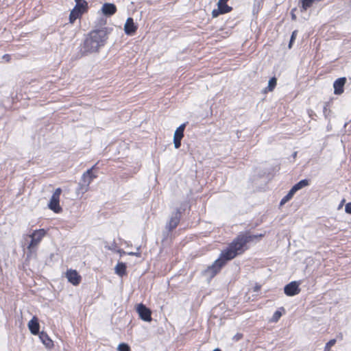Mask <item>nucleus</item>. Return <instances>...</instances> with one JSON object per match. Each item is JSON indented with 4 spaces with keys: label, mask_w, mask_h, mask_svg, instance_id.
<instances>
[{
    "label": "nucleus",
    "mask_w": 351,
    "mask_h": 351,
    "mask_svg": "<svg viewBox=\"0 0 351 351\" xmlns=\"http://www.w3.org/2000/svg\"><path fill=\"white\" fill-rule=\"evenodd\" d=\"M107 39V33L104 29H96L90 32L86 37L81 45L80 53L85 56L98 51L104 45Z\"/></svg>",
    "instance_id": "obj_1"
},
{
    "label": "nucleus",
    "mask_w": 351,
    "mask_h": 351,
    "mask_svg": "<svg viewBox=\"0 0 351 351\" xmlns=\"http://www.w3.org/2000/svg\"><path fill=\"white\" fill-rule=\"evenodd\" d=\"M251 240V236L239 235L226 250L221 252L222 257H225V260H232L245 251V244Z\"/></svg>",
    "instance_id": "obj_2"
},
{
    "label": "nucleus",
    "mask_w": 351,
    "mask_h": 351,
    "mask_svg": "<svg viewBox=\"0 0 351 351\" xmlns=\"http://www.w3.org/2000/svg\"><path fill=\"white\" fill-rule=\"evenodd\" d=\"M45 234L46 230L45 229H38L34 230L32 234L26 235V237L31 239L30 242L27 246V248L30 253L36 250L38 245Z\"/></svg>",
    "instance_id": "obj_3"
},
{
    "label": "nucleus",
    "mask_w": 351,
    "mask_h": 351,
    "mask_svg": "<svg viewBox=\"0 0 351 351\" xmlns=\"http://www.w3.org/2000/svg\"><path fill=\"white\" fill-rule=\"evenodd\" d=\"M227 261H228L225 260V257H222V254H220L219 257L213 263V265L208 267V268L204 271V276L209 279L213 278L221 270V267L225 265Z\"/></svg>",
    "instance_id": "obj_4"
},
{
    "label": "nucleus",
    "mask_w": 351,
    "mask_h": 351,
    "mask_svg": "<svg viewBox=\"0 0 351 351\" xmlns=\"http://www.w3.org/2000/svg\"><path fill=\"white\" fill-rule=\"evenodd\" d=\"M76 5L71 10L69 15V21L71 23H73L75 21L80 18L81 15L85 12L87 3L85 1L75 0Z\"/></svg>",
    "instance_id": "obj_5"
},
{
    "label": "nucleus",
    "mask_w": 351,
    "mask_h": 351,
    "mask_svg": "<svg viewBox=\"0 0 351 351\" xmlns=\"http://www.w3.org/2000/svg\"><path fill=\"white\" fill-rule=\"evenodd\" d=\"M93 169V167L88 169L82 175V180L80 183V190H82L83 193H85L88 190L90 184L92 182L93 179L97 177L96 175L93 173V172H92Z\"/></svg>",
    "instance_id": "obj_6"
},
{
    "label": "nucleus",
    "mask_w": 351,
    "mask_h": 351,
    "mask_svg": "<svg viewBox=\"0 0 351 351\" xmlns=\"http://www.w3.org/2000/svg\"><path fill=\"white\" fill-rule=\"evenodd\" d=\"M61 192L60 188L56 189L48 204V207L56 213H59L62 210L59 204Z\"/></svg>",
    "instance_id": "obj_7"
},
{
    "label": "nucleus",
    "mask_w": 351,
    "mask_h": 351,
    "mask_svg": "<svg viewBox=\"0 0 351 351\" xmlns=\"http://www.w3.org/2000/svg\"><path fill=\"white\" fill-rule=\"evenodd\" d=\"M300 282L292 281L287 285L284 288L285 293L287 296H294L300 293Z\"/></svg>",
    "instance_id": "obj_8"
},
{
    "label": "nucleus",
    "mask_w": 351,
    "mask_h": 351,
    "mask_svg": "<svg viewBox=\"0 0 351 351\" xmlns=\"http://www.w3.org/2000/svg\"><path fill=\"white\" fill-rule=\"evenodd\" d=\"M136 311L139 317L143 321L150 322L152 320V312L149 308H147L144 304H139L137 305Z\"/></svg>",
    "instance_id": "obj_9"
},
{
    "label": "nucleus",
    "mask_w": 351,
    "mask_h": 351,
    "mask_svg": "<svg viewBox=\"0 0 351 351\" xmlns=\"http://www.w3.org/2000/svg\"><path fill=\"white\" fill-rule=\"evenodd\" d=\"M66 276L68 281L73 285H77L80 282L81 277L75 270H68L66 271Z\"/></svg>",
    "instance_id": "obj_10"
},
{
    "label": "nucleus",
    "mask_w": 351,
    "mask_h": 351,
    "mask_svg": "<svg viewBox=\"0 0 351 351\" xmlns=\"http://www.w3.org/2000/svg\"><path fill=\"white\" fill-rule=\"evenodd\" d=\"M136 29L137 26L135 25L133 19L128 18L124 25L125 33L127 35H132L136 32Z\"/></svg>",
    "instance_id": "obj_11"
},
{
    "label": "nucleus",
    "mask_w": 351,
    "mask_h": 351,
    "mask_svg": "<svg viewBox=\"0 0 351 351\" xmlns=\"http://www.w3.org/2000/svg\"><path fill=\"white\" fill-rule=\"evenodd\" d=\"M346 82V77H340L336 80L333 84L334 93L341 95L343 92V86Z\"/></svg>",
    "instance_id": "obj_12"
},
{
    "label": "nucleus",
    "mask_w": 351,
    "mask_h": 351,
    "mask_svg": "<svg viewBox=\"0 0 351 351\" xmlns=\"http://www.w3.org/2000/svg\"><path fill=\"white\" fill-rule=\"evenodd\" d=\"M180 213L177 211L170 218V220L167 224V228L169 230H171L177 227L180 222Z\"/></svg>",
    "instance_id": "obj_13"
},
{
    "label": "nucleus",
    "mask_w": 351,
    "mask_h": 351,
    "mask_svg": "<svg viewBox=\"0 0 351 351\" xmlns=\"http://www.w3.org/2000/svg\"><path fill=\"white\" fill-rule=\"evenodd\" d=\"M28 328L33 335L38 334L40 325L38 319L36 317H33L32 319L29 322Z\"/></svg>",
    "instance_id": "obj_14"
},
{
    "label": "nucleus",
    "mask_w": 351,
    "mask_h": 351,
    "mask_svg": "<svg viewBox=\"0 0 351 351\" xmlns=\"http://www.w3.org/2000/svg\"><path fill=\"white\" fill-rule=\"evenodd\" d=\"M101 10L104 14L107 16H111L114 14L117 11V8L113 3H104L102 6Z\"/></svg>",
    "instance_id": "obj_15"
},
{
    "label": "nucleus",
    "mask_w": 351,
    "mask_h": 351,
    "mask_svg": "<svg viewBox=\"0 0 351 351\" xmlns=\"http://www.w3.org/2000/svg\"><path fill=\"white\" fill-rule=\"evenodd\" d=\"M185 127L186 123H183L176 130L173 135V139L182 140L184 136Z\"/></svg>",
    "instance_id": "obj_16"
},
{
    "label": "nucleus",
    "mask_w": 351,
    "mask_h": 351,
    "mask_svg": "<svg viewBox=\"0 0 351 351\" xmlns=\"http://www.w3.org/2000/svg\"><path fill=\"white\" fill-rule=\"evenodd\" d=\"M309 184L308 180H302L297 184H295L293 187L291 189V190L295 193L298 191L302 189V188L308 186Z\"/></svg>",
    "instance_id": "obj_17"
},
{
    "label": "nucleus",
    "mask_w": 351,
    "mask_h": 351,
    "mask_svg": "<svg viewBox=\"0 0 351 351\" xmlns=\"http://www.w3.org/2000/svg\"><path fill=\"white\" fill-rule=\"evenodd\" d=\"M39 337L43 344H45L47 348L52 347L53 341L51 340L47 333L44 332H40Z\"/></svg>",
    "instance_id": "obj_18"
},
{
    "label": "nucleus",
    "mask_w": 351,
    "mask_h": 351,
    "mask_svg": "<svg viewBox=\"0 0 351 351\" xmlns=\"http://www.w3.org/2000/svg\"><path fill=\"white\" fill-rule=\"evenodd\" d=\"M115 273L119 276H123L126 273V265L123 263H119L114 267Z\"/></svg>",
    "instance_id": "obj_19"
},
{
    "label": "nucleus",
    "mask_w": 351,
    "mask_h": 351,
    "mask_svg": "<svg viewBox=\"0 0 351 351\" xmlns=\"http://www.w3.org/2000/svg\"><path fill=\"white\" fill-rule=\"evenodd\" d=\"M228 0H219L217 3V7L222 10L221 12H230L232 10V8L227 5Z\"/></svg>",
    "instance_id": "obj_20"
},
{
    "label": "nucleus",
    "mask_w": 351,
    "mask_h": 351,
    "mask_svg": "<svg viewBox=\"0 0 351 351\" xmlns=\"http://www.w3.org/2000/svg\"><path fill=\"white\" fill-rule=\"evenodd\" d=\"M104 247L109 250L115 252L117 251V245L116 242L113 241L111 243L105 242Z\"/></svg>",
    "instance_id": "obj_21"
},
{
    "label": "nucleus",
    "mask_w": 351,
    "mask_h": 351,
    "mask_svg": "<svg viewBox=\"0 0 351 351\" xmlns=\"http://www.w3.org/2000/svg\"><path fill=\"white\" fill-rule=\"evenodd\" d=\"M294 193L290 189L289 193L281 199L280 201V205L285 204L286 202L289 201L293 196L294 195Z\"/></svg>",
    "instance_id": "obj_22"
},
{
    "label": "nucleus",
    "mask_w": 351,
    "mask_h": 351,
    "mask_svg": "<svg viewBox=\"0 0 351 351\" xmlns=\"http://www.w3.org/2000/svg\"><path fill=\"white\" fill-rule=\"evenodd\" d=\"M276 79L275 77H272L269 80L267 90L269 91H272L275 86H276Z\"/></svg>",
    "instance_id": "obj_23"
},
{
    "label": "nucleus",
    "mask_w": 351,
    "mask_h": 351,
    "mask_svg": "<svg viewBox=\"0 0 351 351\" xmlns=\"http://www.w3.org/2000/svg\"><path fill=\"white\" fill-rule=\"evenodd\" d=\"M336 339H332L330 340L325 346L324 351H330L331 347H332L336 343Z\"/></svg>",
    "instance_id": "obj_24"
},
{
    "label": "nucleus",
    "mask_w": 351,
    "mask_h": 351,
    "mask_svg": "<svg viewBox=\"0 0 351 351\" xmlns=\"http://www.w3.org/2000/svg\"><path fill=\"white\" fill-rule=\"evenodd\" d=\"M118 351H130V346L125 343H120L117 347Z\"/></svg>",
    "instance_id": "obj_25"
},
{
    "label": "nucleus",
    "mask_w": 351,
    "mask_h": 351,
    "mask_svg": "<svg viewBox=\"0 0 351 351\" xmlns=\"http://www.w3.org/2000/svg\"><path fill=\"white\" fill-rule=\"evenodd\" d=\"M281 316H282L281 312H280L279 311H276L272 316L271 321L274 322H276L278 321V319L280 318Z\"/></svg>",
    "instance_id": "obj_26"
},
{
    "label": "nucleus",
    "mask_w": 351,
    "mask_h": 351,
    "mask_svg": "<svg viewBox=\"0 0 351 351\" xmlns=\"http://www.w3.org/2000/svg\"><path fill=\"white\" fill-rule=\"evenodd\" d=\"M222 10L219 9V7H217V9H215L212 12V16L213 17H217L219 14H226L227 12H221Z\"/></svg>",
    "instance_id": "obj_27"
},
{
    "label": "nucleus",
    "mask_w": 351,
    "mask_h": 351,
    "mask_svg": "<svg viewBox=\"0 0 351 351\" xmlns=\"http://www.w3.org/2000/svg\"><path fill=\"white\" fill-rule=\"evenodd\" d=\"M297 34H298V32L296 30H295V31H293L292 32V34H291V39H290V42H289V48H291V45H292L294 40L295 39Z\"/></svg>",
    "instance_id": "obj_28"
},
{
    "label": "nucleus",
    "mask_w": 351,
    "mask_h": 351,
    "mask_svg": "<svg viewBox=\"0 0 351 351\" xmlns=\"http://www.w3.org/2000/svg\"><path fill=\"white\" fill-rule=\"evenodd\" d=\"M173 144L176 149H178L181 145V140L173 139Z\"/></svg>",
    "instance_id": "obj_29"
},
{
    "label": "nucleus",
    "mask_w": 351,
    "mask_h": 351,
    "mask_svg": "<svg viewBox=\"0 0 351 351\" xmlns=\"http://www.w3.org/2000/svg\"><path fill=\"white\" fill-rule=\"evenodd\" d=\"M345 210L347 213L351 214V203H348L346 205Z\"/></svg>",
    "instance_id": "obj_30"
},
{
    "label": "nucleus",
    "mask_w": 351,
    "mask_h": 351,
    "mask_svg": "<svg viewBox=\"0 0 351 351\" xmlns=\"http://www.w3.org/2000/svg\"><path fill=\"white\" fill-rule=\"evenodd\" d=\"M128 254L130 255V256H138V257L141 256V253L139 252V249L138 248L137 250V252H128Z\"/></svg>",
    "instance_id": "obj_31"
},
{
    "label": "nucleus",
    "mask_w": 351,
    "mask_h": 351,
    "mask_svg": "<svg viewBox=\"0 0 351 351\" xmlns=\"http://www.w3.org/2000/svg\"><path fill=\"white\" fill-rule=\"evenodd\" d=\"M344 203H345V199H343L338 206V209L341 208Z\"/></svg>",
    "instance_id": "obj_32"
},
{
    "label": "nucleus",
    "mask_w": 351,
    "mask_h": 351,
    "mask_svg": "<svg viewBox=\"0 0 351 351\" xmlns=\"http://www.w3.org/2000/svg\"><path fill=\"white\" fill-rule=\"evenodd\" d=\"M117 252L119 253L120 254H124L125 252L122 250H117Z\"/></svg>",
    "instance_id": "obj_33"
},
{
    "label": "nucleus",
    "mask_w": 351,
    "mask_h": 351,
    "mask_svg": "<svg viewBox=\"0 0 351 351\" xmlns=\"http://www.w3.org/2000/svg\"><path fill=\"white\" fill-rule=\"evenodd\" d=\"M291 18L293 20H295V19H296L295 15L293 12L291 13Z\"/></svg>",
    "instance_id": "obj_34"
},
{
    "label": "nucleus",
    "mask_w": 351,
    "mask_h": 351,
    "mask_svg": "<svg viewBox=\"0 0 351 351\" xmlns=\"http://www.w3.org/2000/svg\"><path fill=\"white\" fill-rule=\"evenodd\" d=\"M213 351H221V350L219 348H216Z\"/></svg>",
    "instance_id": "obj_35"
}]
</instances>
